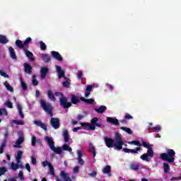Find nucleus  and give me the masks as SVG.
Returning a JSON list of instances; mask_svg holds the SVG:
<instances>
[{
	"label": "nucleus",
	"mask_w": 181,
	"mask_h": 181,
	"mask_svg": "<svg viewBox=\"0 0 181 181\" xmlns=\"http://www.w3.org/2000/svg\"><path fill=\"white\" fill-rule=\"evenodd\" d=\"M160 126H156L153 127V129L155 130L156 132H159V131H160Z\"/></svg>",
	"instance_id": "bf43d9fd"
},
{
	"label": "nucleus",
	"mask_w": 181,
	"mask_h": 181,
	"mask_svg": "<svg viewBox=\"0 0 181 181\" xmlns=\"http://www.w3.org/2000/svg\"><path fill=\"white\" fill-rule=\"evenodd\" d=\"M130 169H132V170H138V169H139V165L136 164V163H132L130 165Z\"/></svg>",
	"instance_id": "f704fd0d"
},
{
	"label": "nucleus",
	"mask_w": 181,
	"mask_h": 181,
	"mask_svg": "<svg viewBox=\"0 0 181 181\" xmlns=\"http://www.w3.org/2000/svg\"><path fill=\"white\" fill-rule=\"evenodd\" d=\"M171 180H180V177H175L171 179Z\"/></svg>",
	"instance_id": "0e129e2a"
},
{
	"label": "nucleus",
	"mask_w": 181,
	"mask_h": 181,
	"mask_svg": "<svg viewBox=\"0 0 181 181\" xmlns=\"http://www.w3.org/2000/svg\"><path fill=\"white\" fill-rule=\"evenodd\" d=\"M128 144L129 145H136V146H141L142 144L137 141H129Z\"/></svg>",
	"instance_id": "a19ab883"
},
{
	"label": "nucleus",
	"mask_w": 181,
	"mask_h": 181,
	"mask_svg": "<svg viewBox=\"0 0 181 181\" xmlns=\"http://www.w3.org/2000/svg\"><path fill=\"white\" fill-rule=\"evenodd\" d=\"M102 173L103 175H107L109 177L112 176V174H111V167L110 165L105 166L102 170Z\"/></svg>",
	"instance_id": "ddd939ff"
},
{
	"label": "nucleus",
	"mask_w": 181,
	"mask_h": 181,
	"mask_svg": "<svg viewBox=\"0 0 181 181\" xmlns=\"http://www.w3.org/2000/svg\"><path fill=\"white\" fill-rule=\"evenodd\" d=\"M51 54L53 56L54 59H55V60H58V62H62V60H63L62 55L56 51L51 52Z\"/></svg>",
	"instance_id": "2eb2a0df"
},
{
	"label": "nucleus",
	"mask_w": 181,
	"mask_h": 181,
	"mask_svg": "<svg viewBox=\"0 0 181 181\" xmlns=\"http://www.w3.org/2000/svg\"><path fill=\"white\" fill-rule=\"evenodd\" d=\"M8 172V169L5 167L0 168V176H2V175H5V173Z\"/></svg>",
	"instance_id": "79ce46f5"
},
{
	"label": "nucleus",
	"mask_w": 181,
	"mask_h": 181,
	"mask_svg": "<svg viewBox=\"0 0 181 181\" xmlns=\"http://www.w3.org/2000/svg\"><path fill=\"white\" fill-rule=\"evenodd\" d=\"M98 117H94L90 120V123L82 122L81 123V127H86L88 129L91 131L95 130V127L101 128V124H98Z\"/></svg>",
	"instance_id": "39448f33"
},
{
	"label": "nucleus",
	"mask_w": 181,
	"mask_h": 181,
	"mask_svg": "<svg viewBox=\"0 0 181 181\" xmlns=\"http://www.w3.org/2000/svg\"><path fill=\"white\" fill-rule=\"evenodd\" d=\"M17 109L21 118H25V115H23V112L22 111V105L19 103H17Z\"/></svg>",
	"instance_id": "393cba45"
},
{
	"label": "nucleus",
	"mask_w": 181,
	"mask_h": 181,
	"mask_svg": "<svg viewBox=\"0 0 181 181\" xmlns=\"http://www.w3.org/2000/svg\"><path fill=\"white\" fill-rule=\"evenodd\" d=\"M47 71H49V68L47 67H42L40 70V74L42 78H45Z\"/></svg>",
	"instance_id": "aec40b11"
},
{
	"label": "nucleus",
	"mask_w": 181,
	"mask_h": 181,
	"mask_svg": "<svg viewBox=\"0 0 181 181\" xmlns=\"http://www.w3.org/2000/svg\"><path fill=\"white\" fill-rule=\"evenodd\" d=\"M78 101H80V100L78 99V98L76 95H73L71 98V103L72 104H77V103H78Z\"/></svg>",
	"instance_id": "4c0bfd02"
},
{
	"label": "nucleus",
	"mask_w": 181,
	"mask_h": 181,
	"mask_svg": "<svg viewBox=\"0 0 181 181\" xmlns=\"http://www.w3.org/2000/svg\"><path fill=\"white\" fill-rule=\"evenodd\" d=\"M60 176L62 179H64L65 181L71 180V179L70 178V175H69V173H66L65 171H61Z\"/></svg>",
	"instance_id": "dca6fc26"
},
{
	"label": "nucleus",
	"mask_w": 181,
	"mask_h": 181,
	"mask_svg": "<svg viewBox=\"0 0 181 181\" xmlns=\"http://www.w3.org/2000/svg\"><path fill=\"white\" fill-rule=\"evenodd\" d=\"M56 69L58 73L59 78H63V77H64V71L62 69V66H56Z\"/></svg>",
	"instance_id": "f3484780"
},
{
	"label": "nucleus",
	"mask_w": 181,
	"mask_h": 181,
	"mask_svg": "<svg viewBox=\"0 0 181 181\" xmlns=\"http://www.w3.org/2000/svg\"><path fill=\"white\" fill-rule=\"evenodd\" d=\"M91 91H93V86H88L86 88V91L85 93V98H88L90 94H91Z\"/></svg>",
	"instance_id": "c85d7f7f"
},
{
	"label": "nucleus",
	"mask_w": 181,
	"mask_h": 181,
	"mask_svg": "<svg viewBox=\"0 0 181 181\" xmlns=\"http://www.w3.org/2000/svg\"><path fill=\"white\" fill-rule=\"evenodd\" d=\"M105 145L107 148H114V140L111 138L104 137Z\"/></svg>",
	"instance_id": "9b49d317"
},
{
	"label": "nucleus",
	"mask_w": 181,
	"mask_h": 181,
	"mask_svg": "<svg viewBox=\"0 0 181 181\" xmlns=\"http://www.w3.org/2000/svg\"><path fill=\"white\" fill-rule=\"evenodd\" d=\"M121 129H122V131H125V132H127L129 135H132V130H131V129H129L128 127H122Z\"/></svg>",
	"instance_id": "e433bc0d"
},
{
	"label": "nucleus",
	"mask_w": 181,
	"mask_h": 181,
	"mask_svg": "<svg viewBox=\"0 0 181 181\" xmlns=\"http://www.w3.org/2000/svg\"><path fill=\"white\" fill-rule=\"evenodd\" d=\"M21 87H22V88H23V90L24 91H25V90H28V86H27L26 83H25L23 81H22V80H21Z\"/></svg>",
	"instance_id": "8fccbe9b"
},
{
	"label": "nucleus",
	"mask_w": 181,
	"mask_h": 181,
	"mask_svg": "<svg viewBox=\"0 0 181 181\" xmlns=\"http://www.w3.org/2000/svg\"><path fill=\"white\" fill-rule=\"evenodd\" d=\"M95 111L98 112V114H103V112L107 111V107L102 105L99 108H95Z\"/></svg>",
	"instance_id": "cd10ccee"
},
{
	"label": "nucleus",
	"mask_w": 181,
	"mask_h": 181,
	"mask_svg": "<svg viewBox=\"0 0 181 181\" xmlns=\"http://www.w3.org/2000/svg\"><path fill=\"white\" fill-rule=\"evenodd\" d=\"M41 60L45 63H49L50 62V57L47 54H42L41 55Z\"/></svg>",
	"instance_id": "a878e982"
},
{
	"label": "nucleus",
	"mask_w": 181,
	"mask_h": 181,
	"mask_svg": "<svg viewBox=\"0 0 181 181\" xmlns=\"http://www.w3.org/2000/svg\"><path fill=\"white\" fill-rule=\"evenodd\" d=\"M163 168H164V172L165 173H168L169 170H170V168H169V164L164 163H163Z\"/></svg>",
	"instance_id": "ea45409f"
},
{
	"label": "nucleus",
	"mask_w": 181,
	"mask_h": 181,
	"mask_svg": "<svg viewBox=\"0 0 181 181\" xmlns=\"http://www.w3.org/2000/svg\"><path fill=\"white\" fill-rule=\"evenodd\" d=\"M107 122H109L110 124H113V125H118L119 124L118 119L110 117H107Z\"/></svg>",
	"instance_id": "412c9836"
},
{
	"label": "nucleus",
	"mask_w": 181,
	"mask_h": 181,
	"mask_svg": "<svg viewBox=\"0 0 181 181\" xmlns=\"http://www.w3.org/2000/svg\"><path fill=\"white\" fill-rule=\"evenodd\" d=\"M34 124L37 125V127H40L45 131H47V127H46V124L41 121H34Z\"/></svg>",
	"instance_id": "6ab92c4d"
},
{
	"label": "nucleus",
	"mask_w": 181,
	"mask_h": 181,
	"mask_svg": "<svg viewBox=\"0 0 181 181\" xmlns=\"http://www.w3.org/2000/svg\"><path fill=\"white\" fill-rule=\"evenodd\" d=\"M50 124L54 129H59V128H60V122L58 118H52Z\"/></svg>",
	"instance_id": "9d476101"
},
{
	"label": "nucleus",
	"mask_w": 181,
	"mask_h": 181,
	"mask_svg": "<svg viewBox=\"0 0 181 181\" xmlns=\"http://www.w3.org/2000/svg\"><path fill=\"white\" fill-rule=\"evenodd\" d=\"M23 164H22V163L16 162V163H11L10 164V169H11V170H13L14 172L18 170V169H23Z\"/></svg>",
	"instance_id": "1a4fd4ad"
},
{
	"label": "nucleus",
	"mask_w": 181,
	"mask_h": 181,
	"mask_svg": "<svg viewBox=\"0 0 181 181\" xmlns=\"http://www.w3.org/2000/svg\"><path fill=\"white\" fill-rule=\"evenodd\" d=\"M45 140L47 142L51 151L57 155H60L63 151H67L68 152H70V153H71V151H73L71 147L67 144H64L62 147H55L54 141H53V139H52V137L45 136Z\"/></svg>",
	"instance_id": "f257e3e1"
},
{
	"label": "nucleus",
	"mask_w": 181,
	"mask_h": 181,
	"mask_svg": "<svg viewBox=\"0 0 181 181\" xmlns=\"http://www.w3.org/2000/svg\"><path fill=\"white\" fill-rule=\"evenodd\" d=\"M13 122L16 125H24L25 124V122H23V120H13Z\"/></svg>",
	"instance_id": "c03bdc74"
},
{
	"label": "nucleus",
	"mask_w": 181,
	"mask_h": 181,
	"mask_svg": "<svg viewBox=\"0 0 181 181\" xmlns=\"http://www.w3.org/2000/svg\"><path fill=\"white\" fill-rule=\"evenodd\" d=\"M0 115H5V117H8V111L5 108H0Z\"/></svg>",
	"instance_id": "58836bf2"
},
{
	"label": "nucleus",
	"mask_w": 181,
	"mask_h": 181,
	"mask_svg": "<svg viewBox=\"0 0 181 181\" xmlns=\"http://www.w3.org/2000/svg\"><path fill=\"white\" fill-rule=\"evenodd\" d=\"M88 176H90V177H95V176H97V172L93 171L92 173H88Z\"/></svg>",
	"instance_id": "13d9d810"
},
{
	"label": "nucleus",
	"mask_w": 181,
	"mask_h": 181,
	"mask_svg": "<svg viewBox=\"0 0 181 181\" xmlns=\"http://www.w3.org/2000/svg\"><path fill=\"white\" fill-rule=\"evenodd\" d=\"M141 145L144 147L146 148V149H148L147 153L141 155L140 156V158L141 159V160H144L146 162H151V159H152V158H153V150H152V146H151V144H149V143H146L145 141H143L141 143Z\"/></svg>",
	"instance_id": "7ed1b4c3"
},
{
	"label": "nucleus",
	"mask_w": 181,
	"mask_h": 181,
	"mask_svg": "<svg viewBox=\"0 0 181 181\" xmlns=\"http://www.w3.org/2000/svg\"><path fill=\"white\" fill-rule=\"evenodd\" d=\"M166 153L160 154L161 159L169 163L175 162V156L176 155L175 151L173 149H166Z\"/></svg>",
	"instance_id": "20e7f679"
},
{
	"label": "nucleus",
	"mask_w": 181,
	"mask_h": 181,
	"mask_svg": "<svg viewBox=\"0 0 181 181\" xmlns=\"http://www.w3.org/2000/svg\"><path fill=\"white\" fill-rule=\"evenodd\" d=\"M25 169L28 170V172H31V170H30V164L26 163V164H25Z\"/></svg>",
	"instance_id": "052dcab7"
},
{
	"label": "nucleus",
	"mask_w": 181,
	"mask_h": 181,
	"mask_svg": "<svg viewBox=\"0 0 181 181\" xmlns=\"http://www.w3.org/2000/svg\"><path fill=\"white\" fill-rule=\"evenodd\" d=\"M79 170H80V167L76 166V167H74V168L73 170V173L75 174H77V173H78Z\"/></svg>",
	"instance_id": "6e6d98bb"
},
{
	"label": "nucleus",
	"mask_w": 181,
	"mask_h": 181,
	"mask_svg": "<svg viewBox=\"0 0 181 181\" xmlns=\"http://www.w3.org/2000/svg\"><path fill=\"white\" fill-rule=\"evenodd\" d=\"M63 136L65 142H69V132L67 130H64L63 131Z\"/></svg>",
	"instance_id": "473e14b6"
},
{
	"label": "nucleus",
	"mask_w": 181,
	"mask_h": 181,
	"mask_svg": "<svg viewBox=\"0 0 181 181\" xmlns=\"http://www.w3.org/2000/svg\"><path fill=\"white\" fill-rule=\"evenodd\" d=\"M49 168L50 174L54 175V168H53V165L52 164L49 165Z\"/></svg>",
	"instance_id": "864d4df0"
},
{
	"label": "nucleus",
	"mask_w": 181,
	"mask_h": 181,
	"mask_svg": "<svg viewBox=\"0 0 181 181\" xmlns=\"http://www.w3.org/2000/svg\"><path fill=\"white\" fill-rule=\"evenodd\" d=\"M24 69H25V73H27V74H30L32 73V66L29 64L25 63Z\"/></svg>",
	"instance_id": "bb28decb"
},
{
	"label": "nucleus",
	"mask_w": 181,
	"mask_h": 181,
	"mask_svg": "<svg viewBox=\"0 0 181 181\" xmlns=\"http://www.w3.org/2000/svg\"><path fill=\"white\" fill-rule=\"evenodd\" d=\"M51 165H52V163H50L47 160L42 162V166H43V168H46V166H47L49 168Z\"/></svg>",
	"instance_id": "a18cd8bd"
},
{
	"label": "nucleus",
	"mask_w": 181,
	"mask_h": 181,
	"mask_svg": "<svg viewBox=\"0 0 181 181\" xmlns=\"http://www.w3.org/2000/svg\"><path fill=\"white\" fill-rule=\"evenodd\" d=\"M33 86H37L39 84V82L36 79V76L35 75L33 76Z\"/></svg>",
	"instance_id": "de8ad7c7"
},
{
	"label": "nucleus",
	"mask_w": 181,
	"mask_h": 181,
	"mask_svg": "<svg viewBox=\"0 0 181 181\" xmlns=\"http://www.w3.org/2000/svg\"><path fill=\"white\" fill-rule=\"evenodd\" d=\"M83 117H84V116H83V115H78L77 117L78 119H79V120L83 119Z\"/></svg>",
	"instance_id": "69168bd1"
},
{
	"label": "nucleus",
	"mask_w": 181,
	"mask_h": 181,
	"mask_svg": "<svg viewBox=\"0 0 181 181\" xmlns=\"http://www.w3.org/2000/svg\"><path fill=\"white\" fill-rule=\"evenodd\" d=\"M22 155H23V152L22 151L17 152V155L16 156V160L18 162V163H22Z\"/></svg>",
	"instance_id": "5701e85b"
},
{
	"label": "nucleus",
	"mask_w": 181,
	"mask_h": 181,
	"mask_svg": "<svg viewBox=\"0 0 181 181\" xmlns=\"http://www.w3.org/2000/svg\"><path fill=\"white\" fill-rule=\"evenodd\" d=\"M0 75L2 76V77H6V78H8L9 76H8V74H6V73H5L4 71L0 70Z\"/></svg>",
	"instance_id": "4d7b16f0"
},
{
	"label": "nucleus",
	"mask_w": 181,
	"mask_h": 181,
	"mask_svg": "<svg viewBox=\"0 0 181 181\" xmlns=\"http://www.w3.org/2000/svg\"><path fill=\"white\" fill-rule=\"evenodd\" d=\"M78 129H81V128L80 127H75V128L73 129V132H77L78 131Z\"/></svg>",
	"instance_id": "338daca9"
},
{
	"label": "nucleus",
	"mask_w": 181,
	"mask_h": 181,
	"mask_svg": "<svg viewBox=\"0 0 181 181\" xmlns=\"http://www.w3.org/2000/svg\"><path fill=\"white\" fill-rule=\"evenodd\" d=\"M81 100L83 103H86V104H95V100H94L93 98L85 99L84 98L81 97Z\"/></svg>",
	"instance_id": "7c9ffc66"
},
{
	"label": "nucleus",
	"mask_w": 181,
	"mask_h": 181,
	"mask_svg": "<svg viewBox=\"0 0 181 181\" xmlns=\"http://www.w3.org/2000/svg\"><path fill=\"white\" fill-rule=\"evenodd\" d=\"M0 43L6 45L8 43V38L5 35H0Z\"/></svg>",
	"instance_id": "72a5a7b5"
},
{
	"label": "nucleus",
	"mask_w": 181,
	"mask_h": 181,
	"mask_svg": "<svg viewBox=\"0 0 181 181\" xmlns=\"http://www.w3.org/2000/svg\"><path fill=\"white\" fill-rule=\"evenodd\" d=\"M125 118H126L127 119H132V116H131V115H129V114H127V115H125Z\"/></svg>",
	"instance_id": "680f3d73"
},
{
	"label": "nucleus",
	"mask_w": 181,
	"mask_h": 181,
	"mask_svg": "<svg viewBox=\"0 0 181 181\" xmlns=\"http://www.w3.org/2000/svg\"><path fill=\"white\" fill-rule=\"evenodd\" d=\"M81 77H83V73H81V72L78 73L77 78L80 79V78H81Z\"/></svg>",
	"instance_id": "e2e57ef3"
},
{
	"label": "nucleus",
	"mask_w": 181,
	"mask_h": 181,
	"mask_svg": "<svg viewBox=\"0 0 181 181\" xmlns=\"http://www.w3.org/2000/svg\"><path fill=\"white\" fill-rule=\"evenodd\" d=\"M47 95L51 101H56V98H54V95L56 97H59L60 104L61 105H62V107H64V108H70V107H71V103H67V98L63 96V94H62V93L56 92L54 95L52 90H48Z\"/></svg>",
	"instance_id": "f03ea898"
},
{
	"label": "nucleus",
	"mask_w": 181,
	"mask_h": 181,
	"mask_svg": "<svg viewBox=\"0 0 181 181\" xmlns=\"http://www.w3.org/2000/svg\"><path fill=\"white\" fill-rule=\"evenodd\" d=\"M4 105L8 107V108H13V105H12V103L9 100L5 102Z\"/></svg>",
	"instance_id": "49530a36"
},
{
	"label": "nucleus",
	"mask_w": 181,
	"mask_h": 181,
	"mask_svg": "<svg viewBox=\"0 0 181 181\" xmlns=\"http://www.w3.org/2000/svg\"><path fill=\"white\" fill-rule=\"evenodd\" d=\"M35 95H36V97L39 98L40 95V92H39V90H36L35 91Z\"/></svg>",
	"instance_id": "774afa93"
},
{
	"label": "nucleus",
	"mask_w": 181,
	"mask_h": 181,
	"mask_svg": "<svg viewBox=\"0 0 181 181\" xmlns=\"http://www.w3.org/2000/svg\"><path fill=\"white\" fill-rule=\"evenodd\" d=\"M63 87H66V88H69L70 87V80H66L64 82L62 83Z\"/></svg>",
	"instance_id": "37998d69"
},
{
	"label": "nucleus",
	"mask_w": 181,
	"mask_h": 181,
	"mask_svg": "<svg viewBox=\"0 0 181 181\" xmlns=\"http://www.w3.org/2000/svg\"><path fill=\"white\" fill-rule=\"evenodd\" d=\"M122 145H124V140L122 139L121 134L119 133H115L114 146L120 150L122 149Z\"/></svg>",
	"instance_id": "423d86ee"
},
{
	"label": "nucleus",
	"mask_w": 181,
	"mask_h": 181,
	"mask_svg": "<svg viewBox=\"0 0 181 181\" xmlns=\"http://www.w3.org/2000/svg\"><path fill=\"white\" fill-rule=\"evenodd\" d=\"M4 86H5L6 90H8V91H10V93H13V88H12V86H11V84H9V83L7 81H6L4 83Z\"/></svg>",
	"instance_id": "2f4dec72"
},
{
	"label": "nucleus",
	"mask_w": 181,
	"mask_h": 181,
	"mask_svg": "<svg viewBox=\"0 0 181 181\" xmlns=\"http://www.w3.org/2000/svg\"><path fill=\"white\" fill-rule=\"evenodd\" d=\"M18 177H19L20 180H25V177L23 176V172L19 171Z\"/></svg>",
	"instance_id": "603ef678"
},
{
	"label": "nucleus",
	"mask_w": 181,
	"mask_h": 181,
	"mask_svg": "<svg viewBox=\"0 0 181 181\" xmlns=\"http://www.w3.org/2000/svg\"><path fill=\"white\" fill-rule=\"evenodd\" d=\"M24 53L25 56L28 57L29 60H30V62H35V58L33 57V53L30 52V51H29L28 49H24Z\"/></svg>",
	"instance_id": "a211bd4d"
},
{
	"label": "nucleus",
	"mask_w": 181,
	"mask_h": 181,
	"mask_svg": "<svg viewBox=\"0 0 181 181\" xmlns=\"http://www.w3.org/2000/svg\"><path fill=\"white\" fill-rule=\"evenodd\" d=\"M123 151L126 153H129V152H131L132 153H138V151L136 150H134V149L123 148Z\"/></svg>",
	"instance_id": "c9c22d12"
},
{
	"label": "nucleus",
	"mask_w": 181,
	"mask_h": 181,
	"mask_svg": "<svg viewBox=\"0 0 181 181\" xmlns=\"http://www.w3.org/2000/svg\"><path fill=\"white\" fill-rule=\"evenodd\" d=\"M9 52H10V56L11 57V59H13V60H16V59H18V57H16V53L15 52V49H13V48L12 47H10L8 48Z\"/></svg>",
	"instance_id": "b1692460"
},
{
	"label": "nucleus",
	"mask_w": 181,
	"mask_h": 181,
	"mask_svg": "<svg viewBox=\"0 0 181 181\" xmlns=\"http://www.w3.org/2000/svg\"><path fill=\"white\" fill-rule=\"evenodd\" d=\"M5 139L2 141L0 146V153H4V148L6 146V138L8 137V133L4 135Z\"/></svg>",
	"instance_id": "4be33fe9"
},
{
	"label": "nucleus",
	"mask_w": 181,
	"mask_h": 181,
	"mask_svg": "<svg viewBox=\"0 0 181 181\" xmlns=\"http://www.w3.org/2000/svg\"><path fill=\"white\" fill-rule=\"evenodd\" d=\"M30 42H32V38H30V37H28L24 41V42L20 40H17L16 41V45L17 46V47H19V49H23V47H26V46H28V45H29V43H30Z\"/></svg>",
	"instance_id": "6e6552de"
},
{
	"label": "nucleus",
	"mask_w": 181,
	"mask_h": 181,
	"mask_svg": "<svg viewBox=\"0 0 181 181\" xmlns=\"http://www.w3.org/2000/svg\"><path fill=\"white\" fill-rule=\"evenodd\" d=\"M30 159H31V163L34 165V166H36V165H37V161L36 160V158L31 156Z\"/></svg>",
	"instance_id": "09e8293b"
},
{
	"label": "nucleus",
	"mask_w": 181,
	"mask_h": 181,
	"mask_svg": "<svg viewBox=\"0 0 181 181\" xmlns=\"http://www.w3.org/2000/svg\"><path fill=\"white\" fill-rule=\"evenodd\" d=\"M40 49L42 50H46V44H45V42H43L42 41H40Z\"/></svg>",
	"instance_id": "3c124183"
},
{
	"label": "nucleus",
	"mask_w": 181,
	"mask_h": 181,
	"mask_svg": "<svg viewBox=\"0 0 181 181\" xmlns=\"http://www.w3.org/2000/svg\"><path fill=\"white\" fill-rule=\"evenodd\" d=\"M32 146H35L36 145V136H33L32 137V143H31Z\"/></svg>",
	"instance_id": "5fc2aeb1"
},
{
	"label": "nucleus",
	"mask_w": 181,
	"mask_h": 181,
	"mask_svg": "<svg viewBox=\"0 0 181 181\" xmlns=\"http://www.w3.org/2000/svg\"><path fill=\"white\" fill-rule=\"evenodd\" d=\"M25 141V138L23 136H20L18 137V139L16 141L15 145L13 146L14 148H22L21 145L23 144V141Z\"/></svg>",
	"instance_id": "4468645a"
},
{
	"label": "nucleus",
	"mask_w": 181,
	"mask_h": 181,
	"mask_svg": "<svg viewBox=\"0 0 181 181\" xmlns=\"http://www.w3.org/2000/svg\"><path fill=\"white\" fill-rule=\"evenodd\" d=\"M76 153L78 163L81 165H84V160H83V153H81V151L77 150Z\"/></svg>",
	"instance_id": "f8f14e48"
},
{
	"label": "nucleus",
	"mask_w": 181,
	"mask_h": 181,
	"mask_svg": "<svg viewBox=\"0 0 181 181\" xmlns=\"http://www.w3.org/2000/svg\"><path fill=\"white\" fill-rule=\"evenodd\" d=\"M40 104L44 111H45V112H47V114L50 115V117H53V113L52 112V105H50V103H46V102H45V100H40Z\"/></svg>",
	"instance_id": "0eeeda50"
},
{
	"label": "nucleus",
	"mask_w": 181,
	"mask_h": 181,
	"mask_svg": "<svg viewBox=\"0 0 181 181\" xmlns=\"http://www.w3.org/2000/svg\"><path fill=\"white\" fill-rule=\"evenodd\" d=\"M89 152H90L91 153H93V158H95V147H94V146H93V143H89V149H88Z\"/></svg>",
	"instance_id": "c756f323"
}]
</instances>
